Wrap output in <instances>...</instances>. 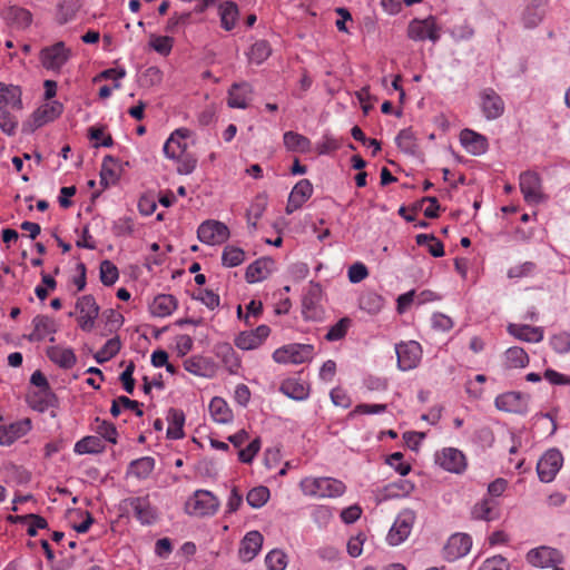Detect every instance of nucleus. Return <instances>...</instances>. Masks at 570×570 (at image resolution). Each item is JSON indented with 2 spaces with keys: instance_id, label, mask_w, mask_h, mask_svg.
<instances>
[{
  "instance_id": "nucleus-1",
  "label": "nucleus",
  "mask_w": 570,
  "mask_h": 570,
  "mask_svg": "<svg viewBox=\"0 0 570 570\" xmlns=\"http://www.w3.org/2000/svg\"><path fill=\"white\" fill-rule=\"evenodd\" d=\"M299 487L305 495L316 498H335L345 491L344 483L333 478H305Z\"/></svg>"
},
{
  "instance_id": "nucleus-2",
  "label": "nucleus",
  "mask_w": 570,
  "mask_h": 570,
  "mask_svg": "<svg viewBox=\"0 0 570 570\" xmlns=\"http://www.w3.org/2000/svg\"><path fill=\"white\" fill-rule=\"evenodd\" d=\"M71 57V49L63 41H58L41 49L39 59L47 70L59 72Z\"/></svg>"
},
{
  "instance_id": "nucleus-3",
  "label": "nucleus",
  "mask_w": 570,
  "mask_h": 570,
  "mask_svg": "<svg viewBox=\"0 0 570 570\" xmlns=\"http://www.w3.org/2000/svg\"><path fill=\"white\" fill-rule=\"evenodd\" d=\"M219 507L218 499L209 491L197 490L185 503V511L190 515L205 517L214 514Z\"/></svg>"
},
{
  "instance_id": "nucleus-4",
  "label": "nucleus",
  "mask_w": 570,
  "mask_h": 570,
  "mask_svg": "<svg viewBox=\"0 0 570 570\" xmlns=\"http://www.w3.org/2000/svg\"><path fill=\"white\" fill-rule=\"evenodd\" d=\"M314 354V346L311 344H288L277 348L273 353L276 363L302 364L311 361Z\"/></svg>"
},
{
  "instance_id": "nucleus-5",
  "label": "nucleus",
  "mask_w": 570,
  "mask_h": 570,
  "mask_svg": "<svg viewBox=\"0 0 570 570\" xmlns=\"http://www.w3.org/2000/svg\"><path fill=\"white\" fill-rule=\"evenodd\" d=\"M76 311L79 313L77 322L85 332H91L99 315L100 307L92 295H83L77 299Z\"/></svg>"
},
{
  "instance_id": "nucleus-6",
  "label": "nucleus",
  "mask_w": 570,
  "mask_h": 570,
  "mask_svg": "<svg viewBox=\"0 0 570 570\" xmlns=\"http://www.w3.org/2000/svg\"><path fill=\"white\" fill-rule=\"evenodd\" d=\"M441 28L438 26L434 17L430 16L426 19H414L410 22L407 28V36L414 41L431 40L436 42L440 39Z\"/></svg>"
},
{
  "instance_id": "nucleus-7",
  "label": "nucleus",
  "mask_w": 570,
  "mask_h": 570,
  "mask_svg": "<svg viewBox=\"0 0 570 570\" xmlns=\"http://www.w3.org/2000/svg\"><path fill=\"white\" fill-rule=\"evenodd\" d=\"M563 456L557 449L548 450L538 461L537 472L540 481L549 483L554 480L561 469Z\"/></svg>"
},
{
  "instance_id": "nucleus-8",
  "label": "nucleus",
  "mask_w": 570,
  "mask_h": 570,
  "mask_svg": "<svg viewBox=\"0 0 570 570\" xmlns=\"http://www.w3.org/2000/svg\"><path fill=\"white\" fill-rule=\"evenodd\" d=\"M397 366L402 371L415 368L422 358V347L415 341L396 344Z\"/></svg>"
},
{
  "instance_id": "nucleus-9",
  "label": "nucleus",
  "mask_w": 570,
  "mask_h": 570,
  "mask_svg": "<svg viewBox=\"0 0 570 570\" xmlns=\"http://www.w3.org/2000/svg\"><path fill=\"white\" fill-rule=\"evenodd\" d=\"M197 237L207 245L223 244L229 237V229L224 223L206 220L199 225Z\"/></svg>"
},
{
  "instance_id": "nucleus-10",
  "label": "nucleus",
  "mask_w": 570,
  "mask_h": 570,
  "mask_svg": "<svg viewBox=\"0 0 570 570\" xmlns=\"http://www.w3.org/2000/svg\"><path fill=\"white\" fill-rule=\"evenodd\" d=\"M415 514L411 510L402 511L394 521L387 534V541L392 546L402 543L411 533Z\"/></svg>"
},
{
  "instance_id": "nucleus-11",
  "label": "nucleus",
  "mask_w": 570,
  "mask_h": 570,
  "mask_svg": "<svg viewBox=\"0 0 570 570\" xmlns=\"http://www.w3.org/2000/svg\"><path fill=\"white\" fill-rule=\"evenodd\" d=\"M527 561L537 568H550L561 563L563 556L554 548L542 546L531 549L527 553Z\"/></svg>"
},
{
  "instance_id": "nucleus-12",
  "label": "nucleus",
  "mask_w": 570,
  "mask_h": 570,
  "mask_svg": "<svg viewBox=\"0 0 570 570\" xmlns=\"http://www.w3.org/2000/svg\"><path fill=\"white\" fill-rule=\"evenodd\" d=\"M124 505L134 511L136 519L141 524H153L157 520V510L148 497H131L122 501Z\"/></svg>"
},
{
  "instance_id": "nucleus-13",
  "label": "nucleus",
  "mask_w": 570,
  "mask_h": 570,
  "mask_svg": "<svg viewBox=\"0 0 570 570\" xmlns=\"http://www.w3.org/2000/svg\"><path fill=\"white\" fill-rule=\"evenodd\" d=\"M472 547V538L466 533H454L443 548V558L448 561H455L469 553Z\"/></svg>"
},
{
  "instance_id": "nucleus-14",
  "label": "nucleus",
  "mask_w": 570,
  "mask_h": 570,
  "mask_svg": "<svg viewBox=\"0 0 570 570\" xmlns=\"http://www.w3.org/2000/svg\"><path fill=\"white\" fill-rule=\"evenodd\" d=\"M529 395L520 392H507L495 397L494 404L498 410L525 414L528 412Z\"/></svg>"
},
{
  "instance_id": "nucleus-15",
  "label": "nucleus",
  "mask_w": 570,
  "mask_h": 570,
  "mask_svg": "<svg viewBox=\"0 0 570 570\" xmlns=\"http://www.w3.org/2000/svg\"><path fill=\"white\" fill-rule=\"evenodd\" d=\"M520 189L529 204H538L543 199L541 179L534 171L528 170L520 175Z\"/></svg>"
},
{
  "instance_id": "nucleus-16",
  "label": "nucleus",
  "mask_w": 570,
  "mask_h": 570,
  "mask_svg": "<svg viewBox=\"0 0 570 570\" xmlns=\"http://www.w3.org/2000/svg\"><path fill=\"white\" fill-rule=\"evenodd\" d=\"M436 462L444 470L456 474H461L466 469L465 455L455 448H444L436 454Z\"/></svg>"
},
{
  "instance_id": "nucleus-17",
  "label": "nucleus",
  "mask_w": 570,
  "mask_h": 570,
  "mask_svg": "<svg viewBox=\"0 0 570 570\" xmlns=\"http://www.w3.org/2000/svg\"><path fill=\"white\" fill-rule=\"evenodd\" d=\"M480 106L488 120H494L504 112V101L492 88H485L480 92Z\"/></svg>"
},
{
  "instance_id": "nucleus-18",
  "label": "nucleus",
  "mask_w": 570,
  "mask_h": 570,
  "mask_svg": "<svg viewBox=\"0 0 570 570\" xmlns=\"http://www.w3.org/2000/svg\"><path fill=\"white\" fill-rule=\"evenodd\" d=\"M191 136V131L187 128L176 129L164 145V154L167 158L178 159L181 155L187 153L186 139Z\"/></svg>"
},
{
  "instance_id": "nucleus-19",
  "label": "nucleus",
  "mask_w": 570,
  "mask_h": 570,
  "mask_svg": "<svg viewBox=\"0 0 570 570\" xmlns=\"http://www.w3.org/2000/svg\"><path fill=\"white\" fill-rule=\"evenodd\" d=\"M271 330L267 325H259L254 331L242 332L235 338V345L244 351L257 348L269 335Z\"/></svg>"
},
{
  "instance_id": "nucleus-20",
  "label": "nucleus",
  "mask_w": 570,
  "mask_h": 570,
  "mask_svg": "<svg viewBox=\"0 0 570 570\" xmlns=\"http://www.w3.org/2000/svg\"><path fill=\"white\" fill-rule=\"evenodd\" d=\"M31 430V421L24 419L9 425H0V445L10 446Z\"/></svg>"
},
{
  "instance_id": "nucleus-21",
  "label": "nucleus",
  "mask_w": 570,
  "mask_h": 570,
  "mask_svg": "<svg viewBox=\"0 0 570 570\" xmlns=\"http://www.w3.org/2000/svg\"><path fill=\"white\" fill-rule=\"evenodd\" d=\"M313 194V185L308 179L299 180L292 189L287 205L286 213L292 214L296 209L301 208L303 204L309 199Z\"/></svg>"
},
{
  "instance_id": "nucleus-22",
  "label": "nucleus",
  "mask_w": 570,
  "mask_h": 570,
  "mask_svg": "<svg viewBox=\"0 0 570 570\" xmlns=\"http://www.w3.org/2000/svg\"><path fill=\"white\" fill-rule=\"evenodd\" d=\"M460 141L465 150L474 156L483 155L489 148L487 138L471 129L461 131Z\"/></svg>"
},
{
  "instance_id": "nucleus-23",
  "label": "nucleus",
  "mask_w": 570,
  "mask_h": 570,
  "mask_svg": "<svg viewBox=\"0 0 570 570\" xmlns=\"http://www.w3.org/2000/svg\"><path fill=\"white\" fill-rule=\"evenodd\" d=\"M320 288L314 287L304 295L302 301V313L305 320L317 321L322 318L323 308L320 305Z\"/></svg>"
},
{
  "instance_id": "nucleus-24",
  "label": "nucleus",
  "mask_w": 570,
  "mask_h": 570,
  "mask_svg": "<svg viewBox=\"0 0 570 570\" xmlns=\"http://www.w3.org/2000/svg\"><path fill=\"white\" fill-rule=\"evenodd\" d=\"M274 261L269 257H262L247 266L245 278L248 283H257L266 279L272 273Z\"/></svg>"
},
{
  "instance_id": "nucleus-25",
  "label": "nucleus",
  "mask_w": 570,
  "mask_h": 570,
  "mask_svg": "<svg viewBox=\"0 0 570 570\" xmlns=\"http://www.w3.org/2000/svg\"><path fill=\"white\" fill-rule=\"evenodd\" d=\"M263 544V535L258 531H249L240 542L239 558L245 561H252L259 552Z\"/></svg>"
},
{
  "instance_id": "nucleus-26",
  "label": "nucleus",
  "mask_w": 570,
  "mask_h": 570,
  "mask_svg": "<svg viewBox=\"0 0 570 570\" xmlns=\"http://www.w3.org/2000/svg\"><path fill=\"white\" fill-rule=\"evenodd\" d=\"M33 331L27 335L29 342H41L47 335L55 334L57 326L55 321L47 315H37L32 320Z\"/></svg>"
},
{
  "instance_id": "nucleus-27",
  "label": "nucleus",
  "mask_w": 570,
  "mask_h": 570,
  "mask_svg": "<svg viewBox=\"0 0 570 570\" xmlns=\"http://www.w3.org/2000/svg\"><path fill=\"white\" fill-rule=\"evenodd\" d=\"M253 89L247 82L234 83L228 91V106L245 109L252 100Z\"/></svg>"
},
{
  "instance_id": "nucleus-28",
  "label": "nucleus",
  "mask_w": 570,
  "mask_h": 570,
  "mask_svg": "<svg viewBox=\"0 0 570 570\" xmlns=\"http://www.w3.org/2000/svg\"><path fill=\"white\" fill-rule=\"evenodd\" d=\"M507 330L509 334L524 342L538 343L543 340V330L541 327L511 323Z\"/></svg>"
},
{
  "instance_id": "nucleus-29",
  "label": "nucleus",
  "mask_w": 570,
  "mask_h": 570,
  "mask_svg": "<svg viewBox=\"0 0 570 570\" xmlns=\"http://www.w3.org/2000/svg\"><path fill=\"white\" fill-rule=\"evenodd\" d=\"M177 305L178 302L175 296L170 294H159L149 305V311L153 316L166 317L177 308Z\"/></svg>"
},
{
  "instance_id": "nucleus-30",
  "label": "nucleus",
  "mask_w": 570,
  "mask_h": 570,
  "mask_svg": "<svg viewBox=\"0 0 570 570\" xmlns=\"http://www.w3.org/2000/svg\"><path fill=\"white\" fill-rule=\"evenodd\" d=\"M62 112V105L58 101L46 104L32 114L35 128H39L58 118Z\"/></svg>"
},
{
  "instance_id": "nucleus-31",
  "label": "nucleus",
  "mask_w": 570,
  "mask_h": 570,
  "mask_svg": "<svg viewBox=\"0 0 570 570\" xmlns=\"http://www.w3.org/2000/svg\"><path fill=\"white\" fill-rule=\"evenodd\" d=\"M47 356L51 362L62 368H71L77 362V357L72 348L61 347L58 345L49 347L47 350Z\"/></svg>"
},
{
  "instance_id": "nucleus-32",
  "label": "nucleus",
  "mask_w": 570,
  "mask_h": 570,
  "mask_svg": "<svg viewBox=\"0 0 570 570\" xmlns=\"http://www.w3.org/2000/svg\"><path fill=\"white\" fill-rule=\"evenodd\" d=\"M29 404L36 411L45 412L57 405V396L51 389L38 390L29 395Z\"/></svg>"
},
{
  "instance_id": "nucleus-33",
  "label": "nucleus",
  "mask_w": 570,
  "mask_h": 570,
  "mask_svg": "<svg viewBox=\"0 0 570 570\" xmlns=\"http://www.w3.org/2000/svg\"><path fill=\"white\" fill-rule=\"evenodd\" d=\"M168 429H167V438L170 440H179L185 436L184 433V424H185V414L179 409H169L167 413Z\"/></svg>"
},
{
  "instance_id": "nucleus-34",
  "label": "nucleus",
  "mask_w": 570,
  "mask_h": 570,
  "mask_svg": "<svg viewBox=\"0 0 570 570\" xmlns=\"http://www.w3.org/2000/svg\"><path fill=\"white\" fill-rule=\"evenodd\" d=\"M106 445L100 436L88 435L79 440L73 448L77 454H99L102 453Z\"/></svg>"
},
{
  "instance_id": "nucleus-35",
  "label": "nucleus",
  "mask_w": 570,
  "mask_h": 570,
  "mask_svg": "<svg viewBox=\"0 0 570 570\" xmlns=\"http://www.w3.org/2000/svg\"><path fill=\"white\" fill-rule=\"evenodd\" d=\"M279 391L288 396L289 399L296 400V401H303L308 397L309 395V389L304 383L295 380V379H287L285 380L279 387Z\"/></svg>"
},
{
  "instance_id": "nucleus-36",
  "label": "nucleus",
  "mask_w": 570,
  "mask_h": 570,
  "mask_svg": "<svg viewBox=\"0 0 570 570\" xmlns=\"http://www.w3.org/2000/svg\"><path fill=\"white\" fill-rule=\"evenodd\" d=\"M209 412L213 420L217 423L226 424L233 420V413L227 402L218 396L212 399L209 403Z\"/></svg>"
},
{
  "instance_id": "nucleus-37",
  "label": "nucleus",
  "mask_w": 570,
  "mask_h": 570,
  "mask_svg": "<svg viewBox=\"0 0 570 570\" xmlns=\"http://www.w3.org/2000/svg\"><path fill=\"white\" fill-rule=\"evenodd\" d=\"M0 104L11 106L17 110H21L22 101L20 87L0 82Z\"/></svg>"
},
{
  "instance_id": "nucleus-38",
  "label": "nucleus",
  "mask_w": 570,
  "mask_h": 570,
  "mask_svg": "<svg viewBox=\"0 0 570 570\" xmlns=\"http://www.w3.org/2000/svg\"><path fill=\"white\" fill-rule=\"evenodd\" d=\"M155 468V460L151 456H142L130 462L128 474L139 480L147 479Z\"/></svg>"
},
{
  "instance_id": "nucleus-39",
  "label": "nucleus",
  "mask_w": 570,
  "mask_h": 570,
  "mask_svg": "<svg viewBox=\"0 0 570 570\" xmlns=\"http://www.w3.org/2000/svg\"><path fill=\"white\" fill-rule=\"evenodd\" d=\"M283 141L287 150L295 153H306L311 148V140L295 131H286Z\"/></svg>"
},
{
  "instance_id": "nucleus-40",
  "label": "nucleus",
  "mask_w": 570,
  "mask_h": 570,
  "mask_svg": "<svg viewBox=\"0 0 570 570\" xmlns=\"http://www.w3.org/2000/svg\"><path fill=\"white\" fill-rule=\"evenodd\" d=\"M397 147L405 154L415 156L419 151L416 137L412 128L402 129L395 138Z\"/></svg>"
},
{
  "instance_id": "nucleus-41",
  "label": "nucleus",
  "mask_w": 570,
  "mask_h": 570,
  "mask_svg": "<svg viewBox=\"0 0 570 570\" xmlns=\"http://www.w3.org/2000/svg\"><path fill=\"white\" fill-rule=\"evenodd\" d=\"M504 360L508 368H522L529 364L527 352L519 346L508 348L504 353Z\"/></svg>"
},
{
  "instance_id": "nucleus-42",
  "label": "nucleus",
  "mask_w": 570,
  "mask_h": 570,
  "mask_svg": "<svg viewBox=\"0 0 570 570\" xmlns=\"http://www.w3.org/2000/svg\"><path fill=\"white\" fill-rule=\"evenodd\" d=\"M116 164L117 160L112 156L108 155L104 158L100 170V185L104 188H107L110 184L117 183L119 174L115 169Z\"/></svg>"
},
{
  "instance_id": "nucleus-43",
  "label": "nucleus",
  "mask_w": 570,
  "mask_h": 570,
  "mask_svg": "<svg viewBox=\"0 0 570 570\" xmlns=\"http://www.w3.org/2000/svg\"><path fill=\"white\" fill-rule=\"evenodd\" d=\"M222 27L229 31L232 30L237 21L238 8L233 1H226L219 7Z\"/></svg>"
},
{
  "instance_id": "nucleus-44",
  "label": "nucleus",
  "mask_w": 570,
  "mask_h": 570,
  "mask_svg": "<svg viewBox=\"0 0 570 570\" xmlns=\"http://www.w3.org/2000/svg\"><path fill=\"white\" fill-rule=\"evenodd\" d=\"M272 49L266 40H258L250 47L248 58L252 62L261 65L271 56Z\"/></svg>"
},
{
  "instance_id": "nucleus-45",
  "label": "nucleus",
  "mask_w": 570,
  "mask_h": 570,
  "mask_svg": "<svg viewBox=\"0 0 570 570\" xmlns=\"http://www.w3.org/2000/svg\"><path fill=\"white\" fill-rule=\"evenodd\" d=\"M8 19H10L19 28H27L32 22V14L29 10L21 7H10L8 10Z\"/></svg>"
},
{
  "instance_id": "nucleus-46",
  "label": "nucleus",
  "mask_w": 570,
  "mask_h": 570,
  "mask_svg": "<svg viewBox=\"0 0 570 570\" xmlns=\"http://www.w3.org/2000/svg\"><path fill=\"white\" fill-rule=\"evenodd\" d=\"M245 259V253L242 248L235 246H226L223 250L222 263L227 267H236Z\"/></svg>"
},
{
  "instance_id": "nucleus-47",
  "label": "nucleus",
  "mask_w": 570,
  "mask_h": 570,
  "mask_svg": "<svg viewBox=\"0 0 570 570\" xmlns=\"http://www.w3.org/2000/svg\"><path fill=\"white\" fill-rule=\"evenodd\" d=\"M96 426L94 430L106 441L116 444L117 443V429L114 423L100 420L99 417H96L95 420Z\"/></svg>"
},
{
  "instance_id": "nucleus-48",
  "label": "nucleus",
  "mask_w": 570,
  "mask_h": 570,
  "mask_svg": "<svg viewBox=\"0 0 570 570\" xmlns=\"http://www.w3.org/2000/svg\"><path fill=\"white\" fill-rule=\"evenodd\" d=\"M269 499V490L266 487H256L252 489L246 497L247 503L254 508H262Z\"/></svg>"
},
{
  "instance_id": "nucleus-49",
  "label": "nucleus",
  "mask_w": 570,
  "mask_h": 570,
  "mask_svg": "<svg viewBox=\"0 0 570 570\" xmlns=\"http://www.w3.org/2000/svg\"><path fill=\"white\" fill-rule=\"evenodd\" d=\"M352 324L351 318L343 317L333 326L330 327L328 332L325 335V338L328 342L340 341L345 337L350 326Z\"/></svg>"
},
{
  "instance_id": "nucleus-50",
  "label": "nucleus",
  "mask_w": 570,
  "mask_h": 570,
  "mask_svg": "<svg viewBox=\"0 0 570 570\" xmlns=\"http://www.w3.org/2000/svg\"><path fill=\"white\" fill-rule=\"evenodd\" d=\"M544 13L546 11L543 9H537L528 4L522 13V23L524 28L532 29L538 27L541 23Z\"/></svg>"
},
{
  "instance_id": "nucleus-51",
  "label": "nucleus",
  "mask_w": 570,
  "mask_h": 570,
  "mask_svg": "<svg viewBox=\"0 0 570 570\" xmlns=\"http://www.w3.org/2000/svg\"><path fill=\"white\" fill-rule=\"evenodd\" d=\"M117 266L110 261H102L100 264V281L105 286L114 285L118 279Z\"/></svg>"
},
{
  "instance_id": "nucleus-52",
  "label": "nucleus",
  "mask_w": 570,
  "mask_h": 570,
  "mask_svg": "<svg viewBox=\"0 0 570 570\" xmlns=\"http://www.w3.org/2000/svg\"><path fill=\"white\" fill-rule=\"evenodd\" d=\"M267 199L265 196H258L256 200L250 205L247 210V220L248 224L256 228V222L259 219L266 208Z\"/></svg>"
},
{
  "instance_id": "nucleus-53",
  "label": "nucleus",
  "mask_w": 570,
  "mask_h": 570,
  "mask_svg": "<svg viewBox=\"0 0 570 570\" xmlns=\"http://www.w3.org/2000/svg\"><path fill=\"white\" fill-rule=\"evenodd\" d=\"M268 570H284L286 568V554L281 550H272L265 558Z\"/></svg>"
},
{
  "instance_id": "nucleus-54",
  "label": "nucleus",
  "mask_w": 570,
  "mask_h": 570,
  "mask_svg": "<svg viewBox=\"0 0 570 570\" xmlns=\"http://www.w3.org/2000/svg\"><path fill=\"white\" fill-rule=\"evenodd\" d=\"M19 120L11 115L8 110L0 107V128L8 136L16 134Z\"/></svg>"
},
{
  "instance_id": "nucleus-55",
  "label": "nucleus",
  "mask_w": 570,
  "mask_h": 570,
  "mask_svg": "<svg viewBox=\"0 0 570 570\" xmlns=\"http://www.w3.org/2000/svg\"><path fill=\"white\" fill-rule=\"evenodd\" d=\"M174 40L168 36H153L150 47L163 56H168L173 49Z\"/></svg>"
},
{
  "instance_id": "nucleus-56",
  "label": "nucleus",
  "mask_w": 570,
  "mask_h": 570,
  "mask_svg": "<svg viewBox=\"0 0 570 570\" xmlns=\"http://www.w3.org/2000/svg\"><path fill=\"white\" fill-rule=\"evenodd\" d=\"M383 298L375 293H368L362 296L360 301L361 308L370 313H377L383 307Z\"/></svg>"
},
{
  "instance_id": "nucleus-57",
  "label": "nucleus",
  "mask_w": 570,
  "mask_h": 570,
  "mask_svg": "<svg viewBox=\"0 0 570 570\" xmlns=\"http://www.w3.org/2000/svg\"><path fill=\"white\" fill-rule=\"evenodd\" d=\"M112 233L117 237L131 236L134 234V220L130 217H121L114 222Z\"/></svg>"
},
{
  "instance_id": "nucleus-58",
  "label": "nucleus",
  "mask_w": 570,
  "mask_h": 570,
  "mask_svg": "<svg viewBox=\"0 0 570 570\" xmlns=\"http://www.w3.org/2000/svg\"><path fill=\"white\" fill-rule=\"evenodd\" d=\"M552 348L559 354H566L570 351V333L561 332L550 338Z\"/></svg>"
},
{
  "instance_id": "nucleus-59",
  "label": "nucleus",
  "mask_w": 570,
  "mask_h": 570,
  "mask_svg": "<svg viewBox=\"0 0 570 570\" xmlns=\"http://www.w3.org/2000/svg\"><path fill=\"white\" fill-rule=\"evenodd\" d=\"M492 509L493 505L490 500L484 499L481 502L476 503L472 509V518L475 520H485L490 521L492 520Z\"/></svg>"
},
{
  "instance_id": "nucleus-60",
  "label": "nucleus",
  "mask_w": 570,
  "mask_h": 570,
  "mask_svg": "<svg viewBox=\"0 0 570 570\" xmlns=\"http://www.w3.org/2000/svg\"><path fill=\"white\" fill-rule=\"evenodd\" d=\"M333 518L330 507L317 505L312 511V519L318 527H326Z\"/></svg>"
},
{
  "instance_id": "nucleus-61",
  "label": "nucleus",
  "mask_w": 570,
  "mask_h": 570,
  "mask_svg": "<svg viewBox=\"0 0 570 570\" xmlns=\"http://www.w3.org/2000/svg\"><path fill=\"white\" fill-rule=\"evenodd\" d=\"M535 271V264L532 262H524L523 264L513 266L508 271L509 278H522L532 275Z\"/></svg>"
},
{
  "instance_id": "nucleus-62",
  "label": "nucleus",
  "mask_w": 570,
  "mask_h": 570,
  "mask_svg": "<svg viewBox=\"0 0 570 570\" xmlns=\"http://www.w3.org/2000/svg\"><path fill=\"white\" fill-rule=\"evenodd\" d=\"M102 316L109 333L117 331L124 323V316L115 309H106Z\"/></svg>"
},
{
  "instance_id": "nucleus-63",
  "label": "nucleus",
  "mask_w": 570,
  "mask_h": 570,
  "mask_svg": "<svg viewBox=\"0 0 570 570\" xmlns=\"http://www.w3.org/2000/svg\"><path fill=\"white\" fill-rule=\"evenodd\" d=\"M176 160L178 161L177 171L180 175L191 174L195 170L196 165H197L196 157H194L191 154H188V153L181 155Z\"/></svg>"
},
{
  "instance_id": "nucleus-64",
  "label": "nucleus",
  "mask_w": 570,
  "mask_h": 570,
  "mask_svg": "<svg viewBox=\"0 0 570 570\" xmlns=\"http://www.w3.org/2000/svg\"><path fill=\"white\" fill-rule=\"evenodd\" d=\"M509 564L507 560L501 556H495L487 559L479 570H508Z\"/></svg>"
}]
</instances>
